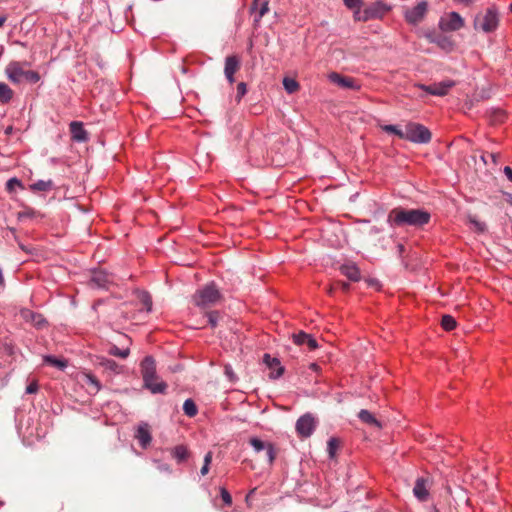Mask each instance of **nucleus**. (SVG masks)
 Segmentation results:
<instances>
[{"label":"nucleus","mask_w":512,"mask_h":512,"mask_svg":"<svg viewBox=\"0 0 512 512\" xmlns=\"http://www.w3.org/2000/svg\"><path fill=\"white\" fill-rule=\"evenodd\" d=\"M129 353L130 351L128 348L121 350L115 345H113L109 350V354L123 359L127 358Z\"/></svg>","instance_id":"7c9ffc66"},{"label":"nucleus","mask_w":512,"mask_h":512,"mask_svg":"<svg viewBox=\"0 0 512 512\" xmlns=\"http://www.w3.org/2000/svg\"><path fill=\"white\" fill-rule=\"evenodd\" d=\"M269 11V1L265 0L261 3L260 9L258 11V16L255 18V22H259L261 18L267 14Z\"/></svg>","instance_id":"4c0bfd02"},{"label":"nucleus","mask_w":512,"mask_h":512,"mask_svg":"<svg viewBox=\"0 0 512 512\" xmlns=\"http://www.w3.org/2000/svg\"><path fill=\"white\" fill-rule=\"evenodd\" d=\"M259 5H261L260 0H253L251 5V12L257 10Z\"/></svg>","instance_id":"5fc2aeb1"},{"label":"nucleus","mask_w":512,"mask_h":512,"mask_svg":"<svg viewBox=\"0 0 512 512\" xmlns=\"http://www.w3.org/2000/svg\"><path fill=\"white\" fill-rule=\"evenodd\" d=\"M454 86L455 82L453 80H444L440 83H435L433 85L415 84V87L420 88L434 96H445L448 94L449 90Z\"/></svg>","instance_id":"1a4fd4ad"},{"label":"nucleus","mask_w":512,"mask_h":512,"mask_svg":"<svg viewBox=\"0 0 512 512\" xmlns=\"http://www.w3.org/2000/svg\"><path fill=\"white\" fill-rule=\"evenodd\" d=\"M504 173L507 176V178L512 182V169L509 166H506L504 168Z\"/></svg>","instance_id":"603ef678"},{"label":"nucleus","mask_w":512,"mask_h":512,"mask_svg":"<svg viewBox=\"0 0 512 512\" xmlns=\"http://www.w3.org/2000/svg\"><path fill=\"white\" fill-rule=\"evenodd\" d=\"M456 2L458 3H463V4H470L471 2H473L474 0H455Z\"/></svg>","instance_id":"680f3d73"},{"label":"nucleus","mask_w":512,"mask_h":512,"mask_svg":"<svg viewBox=\"0 0 512 512\" xmlns=\"http://www.w3.org/2000/svg\"><path fill=\"white\" fill-rule=\"evenodd\" d=\"M220 494H221V498H222L223 502L226 505L232 504V497H231L230 493L225 488H221Z\"/></svg>","instance_id":"c03bdc74"},{"label":"nucleus","mask_w":512,"mask_h":512,"mask_svg":"<svg viewBox=\"0 0 512 512\" xmlns=\"http://www.w3.org/2000/svg\"><path fill=\"white\" fill-rule=\"evenodd\" d=\"M430 481L428 478L419 477L416 479L413 487L414 496L422 502H425L429 498Z\"/></svg>","instance_id":"2eb2a0df"},{"label":"nucleus","mask_w":512,"mask_h":512,"mask_svg":"<svg viewBox=\"0 0 512 512\" xmlns=\"http://www.w3.org/2000/svg\"><path fill=\"white\" fill-rule=\"evenodd\" d=\"M207 322L212 327L215 328L218 324V321L220 319V314L217 311H211L207 313Z\"/></svg>","instance_id":"72a5a7b5"},{"label":"nucleus","mask_w":512,"mask_h":512,"mask_svg":"<svg viewBox=\"0 0 512 512\" xmlns=\"http://www.w3.org/2000/svg\"><path fill=\"white\" fill-rule=\"evenodd\" d=\"M13 132V127L12 126H8L6 129H5V134L6 135H11Z\"/></svg>","instance_id":"13d9d810"},{"label":"nucleus","mask_w":512,"mask_h":512,"mask_svg":"<svg viewBox=\"0 0 512 512\" xmlns=\"http://www.w3.org/2000/svg\"><path fill=\"white\" fill-rule=\"evenodd\" d=\"M38 391V384L37 381L33 380L27 387H26V393L28 394H34Z\"/></svg>","instance_id":"a18cd8bd"},{"label":"nucleus","mask_w":512,"mask_h":512,"mask_svg":"<svg viewBox=\"0 0 512 512\" xmlns=\"http://www.w3.org/2000/svg\"><path fill=\"white\" fill-rule=\"evenodd\" d=\"M20 316L23 320L37 328H42L46 324L45 318L41 314L35 313L30 309H21Z\"/></svg>","instance_id":"f3484780"},{"label":"nucleus","mask_w":512,"mask_h":512,"mask_svg":"<svg viewBox=\"0 0 512 512\" xmlns=\"http://www.w3.org/2000/svg\"><path fill=\"white\" fill-rule=\"evenodd\" d=\"M103 364L105 365L106 368L111 370H115L117 368V364L113 360H106Z\"/></svg>","instance_id":"de8ad7c7"},{"label":"nucleus","mask_w":512,"mask_h":512,"mask_svg":"<svg viewBox=\"0 0 512 512\" xmlns=\"http://www.w3.org/2000/svg\"><path fill=\"white\" fill-rule=\"evenodd\" d=\"M211 461H212V452H207L204 457V464L210 465Z\"/></svg>","instance_id":"864d4df0"},{"label":"nucleus","mask_w":512,"mask_h":512,"mask_svg":"<svg viewBox=\"0 0 512 512\" xmlns=\"http://www.w3.org/2000/svg\"><path fill=\"white\" fill-rule=\"evenodd\" d=\"M295 428L299 436L307 438L315 430L316 420L311 414H305L297 420Z\"/></svg>","instance_id":"9d476101"},{"label":"nucleus","mask_w":512,"mask_h":512,"mask_svg":"<svg viewBox=\"0 0 512 512\" xmlns=\"http://www.w3.org/2000/svg\"><path fill=\"white\" fill-rule=\"evenodd\" d=\"M487 156H488V155H487V153H484V154H482V155H481V157H480V158H481V160H482L485 164L487 163V159H486V157H487Z\"/></svg>","instance_id":"338daca9"},{"label":"nucleus","mask_w":512,"mask_h":512,"mask_svg":"<svg viewBox=\"0 0 512 512\" xmlns=\"http://www.w3.org/2000/svg\"><path fill=\"white\" fill-rule=\"evenodd\" d=\"M245 501L247 503L248 506H251V496L247 494L246 498H245Z\"/></svg>","instance_id":"69168bd1"},{"label":"nucleus","mask_w":512,"mask_h":512,"mask_svg":"<svg viewBox=\"0 0 512 512\" xmlns=\"http://www.w3.org/2000/svg\"><path fill=\"white\" fill-rule=\"evenodd\" d=\"M463 26L464 20L457 12H451L439 21V27L442 31H457Z\"/></svg>","instance_id":"9b49d317"},{"label":"nucleus","mask_w":512,"mask_h":512,"mask_svg":"<svg viewBox=\"0 0 512 512\" xmlns=\"http://www.w3.org/2000/svg\"><path fill=\"white\" fill-rule=\"evenodd\" d=\"M14 91L4 82H0V102L6 104L11 101Z\"/></svg>","instance_id":"5701e85b"},{"label":"nucleus","mask_w":512,"mask_h":512,"mask_svg":"<svg viewBox=\"0 0 512 512\" xmlns=\"http://www.w3.org/2000/svg\"><path fill=\"white\" fill-rule=\"evenodd\" d=\"M4 72L7 79L14 85L22 82L37 83L40 80L39 73L30 69L28 61H11Z\"/></svg>","instance_id":"f03ea898"},{"label":"nucleus","mask_w":512,"mask_h":512,"mask_svg":"<svg viewBox=\"0 0 512 512\" xmlns=\"http://www.w3.org/2000/svg\"><path fill=\"white\" fill-rule=\"evenodd\" d=\"M308 335L307 333L303 332V331H300L299 333L297 334H293V341L296 345H303V344H306V341H307V338H308Z\"/></svg>","instance_id":"e433bc0d"},{"label":"nucleus","mask_w":512,"mask_h":512,"mask_svg":"<svg viewBox=\"0 0 512 512\" xmlns=\"http://www.w3.org/2000/svg\"><path fill=\"white\" fill-rule=\"evenodd\" d=\"M241 60L237 55L227 56L225 59L224 74L230 84L235 82L234 75L240 70Z\"/></svg>","instance_id":"ddd939ff"},{"label":"nucleus","mask_w":512,"mask_h":512,"mask_svg":"<svg viewBox=\"0 0 512 512\" xmlns=\"http://www.w3.org/2000/svg\"><path fill=\"white\" fill-rule=\"evenodd\" d=\"M18 244H19V247H20L23 251H25L26 253H30V252H31V251H30V249H28V248H27L25 245H23L22 243L18 242Z\"/></svg>","instance_id":"4d7b16f0"},{"label":"nucleus","mask_w":512,"mask_h":512,"mask_svg":"<svg viewBox=\"0 0 512 512\" xmlns=\"http://www.w3.org/2000/svg\"><path fill=\"white\" fill-rule=\"evenodd\" d=\"M4 286V278L2 274V269L0 268V287Z\"/></svg>","instance_id":"052dcab7"},{"label":"nucleus","mask_w":512,"mask_h":512,"mask_svg":"<svg viewBox=\"0 0 512 512\" xmlns=\"http://www.w3.org/2000/svg\"><path fill=\"white\" fill-rule=\"evenodd\" d=\"M358 417L364 423L381 428L380 422L368 410H361L358 414Z\"/></svg>","instance_id":"b1692460"},{"label":"nucleus","mask_w":512,"mask_h":512,"mask_svg":"<svg viewBox=\"0 0 512 512\" xmlns=\"http://www.w3.org/2000/svg\"><path fill=\"white\" fill-rule=\"evenodd\" d=\"M225 374L229 377L231 381L235 380V375L230 366H225Z\"/></svg>","instance_id":"09e8293b"},{"label":"nucleus","mask_w":512,"mask_h":512,"mask_svg":"<svg viewBox=\"0 0 512 512\" xmlns=\"http://www.w3.org/2000/svg\"><path fill=\"white\" fill-rule=\"evenodd\" d=\"M44 362L52 366H55L59 369H63L64 367H66V363L64 361L57 359L53 356H45Z\"/></svg>","instance_id":"2f4dec72"},{"label":"nucleus","mask_w":512,"mask_h":512,"mask_svg":"<svg viewBox=\"0 0 512 512\" xmlns=\"http://www.w3.org/2000/svg\"><path fill=\"white\" fill-rule=\"evenodd\" d=\"M382 129L385 132L393 133V134L397 135L399 138L404 139L405 131H402L395 125H385L382 127Z\"/></svg>","instance_id":"473e14b6"},{"label":"nucleus","mask_w":512,"mask_h":512,"mask_svg":"<svg viewBox=\"0 0 512 512\" xmlns=\"http://www.w3.org/2000/svg\"><path fill=\"white\" fill-rule=\"evenodd\" d=\"M9 230H10V232L12 233V235H13L14 239H15L16 241H18V237H17V235H16V231H15V229H14V228H10Z\"/></svg>","instance_id":"e2e57ef3"},{"label":"nucleus","mask_w":512,"mask_h":512,"mask_svg":"<svg viewBox=\"0 0 512 512\" xmlns=\"http://www.w3.org/2000/svg\"><path fill=\"white\" fill-rule=\"evenodd\" d=\"M431 214L423 209L393 208L387 216V222L392 228L411 226L421 228L428 224Z\"/></svg>","instance_id":"f257e3e1"},{"label":"nucleus","mask_w":512,"mask_h":512,"mask_svg":"<svg viewBox=\"0 0 512 512\" xmlns=\"http://www.w3.org/2000/svg\"><path fill=\"white\" fill-rule=\"evenodd\" d=\"M369 285H370V286H378V281H377V280H375V279L370 280V281H369Z\"/></svg>","instance_id":"0e129e2a"},{"label":"nucleus","mask_w":512,"mask_h":512,"mask_svg":"<svg viewBox=\"0 0 512 512\" xmlns=\"http://www.w3.org/2000/svg\"><path fill=\"white\" fill-rule=\"evenodd\" d=\"M263 362L272 370L270 374L271 378H278L283 374L284 367L281 365L279 359L271 357L269 354H264Z\"/></svg>","instance_id":"a211bd4d"},{"label":"nucleus","mask_w":512,"mask_h":512,"mask_svg":"<svg viewBox=\"0 0 512 512\" xmlns=\"http://www.w3.org/2000/svg\"><path fill=\"white\" fill-rule=\"evenodd\" d=\"M183 411L188 417L196 416L198 409L195 402L192 399L185 400L183 404Z\"/></svg>","instance_id":"393cba45"},{"label":"nucleus","mask_w":512,"mask_h":512,"mask_svg":"<svg viewBox=\"0 0 512 512\" xmlns=\"http://www.w3.org/2000/svg\"><path fill=\"white\" fill-rule=\"evenodd\" d=\"M140 367L144 387L149 389L154 394L164 393L167 389V384L165 382H158L157 384L151 383V380H158V376L156 374V363L153 357L146 356L142 360Z\"/></svg>","instance_id":"7ed1b4c3"},{"label":"nucleus","mask_w":512,"mask_h":512,"mask_svg":"<svg viewBox=\"0 0 512 512\" xmlns=\"http://www.w3.org/2000/svg\"><path fill=\"white\" fill-rule=\"evenodd\" d=\"M428 12V2L421 1L413 7L404 9L405 21L410 25H418L421 23Z\"/></svg>","instance_id":"0eeeda50"},{"label":"nucleus","mask_w":512,"mask_h":512,"mask_svg":"<svg viewBox=\"0 0 512 512\" xmlns=\"http://www.w3.org/2000/svg\"><path fill=\"white\" fill-rule=\"evenodd\" d=\"M398 250H399V253L402 254L403 251H404V246L402 244H399L398 245Z\"/></svg>","instance_id":"774afa93"},{"label":"nucleus","mask_w":512,"mask_h":512,"mask_svg":"<svg viewBox=\"0 0 512 512\" xmlns=\"http://www.w3.org/2000/svg\"><path fill=\"white\" fill-rule=\"evenodd\" d=\"M6 21H7V16H5V15L0 16V27H2Z\"/></svg>","instance_id":"bf43d9fd"},{"label":"nucleus","mask_w":512,"mask_h":512,"mask_svg":"<svg viewBox=\"0 0 512 512\" xmlns=\"http://www.w3.org/2000/svg\"><path fill=\"white\" fill-rule=\"evenodd\" d=\"M344 4L349 8V9H357V11L355 12L356 15L360 14V6H361V0H344Z\"/></svg>","instance_id":"a19ab883"},{"label":"nucleus","mask_w":512,"mask_h":512,"mask_svg":"<svg viewBox=\"0 0 512 512\" xmlns=\"http://www.w3.org/2000/svg\"><path fill=\"white\" fill-rule=\"evenodd\" d=\"M85 379H86V384L92 385L95 389V392H98L100 390V387H101L100 383L95 376H93L91 374H86Z\"/></svg>","instance_id":"58836bf2"},{"label":"nucleus","mask_w":512,"mask_h":512,"mask_svg":"<svg viewBox=\"0 0 512 512\" xmlns=\"http://www.w3.org/2000/svg\"><path fill=\"white\" fill-rule=\"evenodd\" d=\"M336 284L345 292H347L350 288L349 283L344 281H338Z\"/></svg>","instance_id":"8fccbe9b"},{"label":"nucleus","mask_w":512,"mask_h":512,"mask_svg":"<svg viewBox=\"0 0 512 512\" xmlns=\"http://www.w3.org/2000/svg\"><path fill=\"white\" fill-rule=\"evenodd\" d=\"M390 10V6L387 4L378 1L367 6L362 15H358V20L368 21L370 19H380Z\"/></svg>","instance_id":"6e6552de"},{"label":"nucleus","mask_w":512,"mask_h":512,"mask_svg":"<svg viewBox=\"0 0 512 512\" xmlns=\"http://www.w3.org/2000/svg\"><path fill=\"white\" fill-rule=\"evenodd\" d=\"M247 93V86L244 82H240L237 85L236 101L240 102L242 97Z\"/></svg>","instance_id":"ea45409f"},{"label":"nucleus","mask_w":512,"mask_h":512,"mask_svg":"<svg viewBox=\"0 0 512 512\" xmlns=\"http://www.w3.org/2000/svg\"><path fill=\"white\" fill-rule=\"evenodd\" d=\"M36 211L31 208H25L23 211L18 213V219L22 220L23 218H30L36 215Z\"/></svg>","instance_id":"79ce46f5"},{"label":"nucleus","mask_w":512,"mask_h":512,"mask_svg":"<svg viewBox=\"0 0 512 512\" xmlns=\"http://www.w3.org/2000/svg\"><path fill=\"white\" fill-rule=\"evenodd\" d=\"M427 39L430 43L436 44L439 48L445 52H451L454 49V42L451 37L444 34L431 33L427 35Z\"/></svg>","instance_id":"dca6fc26"},{"label":"nucleus","mask_w":512,"mask_h":512,"mask_svg":"<svg viewBox=\"0 0 512 512\" xmlns=\"http://www.w3.org/2000/svg\"><path fill=\"white\" fill-rule=\"evenodd\" d=\"M221 298V293L216 285L209 283L198 289L192 299L196 306L205 309L216 305Z\"/></svg>","instance_id":"20e7f679"},{"label":"nucleus","mask_w":512,"mask_h":512,"mask_svg":"<svg viewBox=\"0 0 512 512\" xmlns=\"http://www.w3.org/2000/svg\"><path fill=\"white\" fill-rule=\"evenodd\" d=\"M249 443L253 447L255 452H260V451L265 450L268 463L270 465L273 464V462L276 458V451H275L272 443L262 441L256 437L251 438L249 440Z\"/></svg>","instance_id":"f8f14e48"},{"label":"nucleus","mask_w":512,"mask_h":512,"mask_svg":"<svg viewBox=\"0 0 512 512\" xmlns=\"http://www.w3.org/2000/svg\"><path fill=\"white\" fill-rule=\"evenodd\" d=\"M470 223L473 224L476 230L483 232L486 229L485 223L477 220L476 218L470 217Z\"/></svg>","instance_id":"37998d69"},{"label":"nucleus","mask_w":512,"mask_h":512,"mask_svg":"<svg viewBox=\"0 0 512 512\" xmlns=\"http://www.w3.org/2000/svg\"><path fill=\"white\" fill-rule=\"evenodd\" d=\"M404 139L413 143L427 144L431 141L432 134L424 125L410 122L405 126Z\"/></svg>","instance_id":"423d86ee"},{"label":"nucleus","mask_w":512,"mask_h":512,"mask_svg":"<svg viewBox=\"0 0 512 512\" xmlns=\"http://www.w3.org/2000/svg\"><path fill=\"white\" fill-rule=\"evenodd\" d=\"M306 344L310 350H315L318 347L317 341L309 334Z\"/></svg>","instance_id":"49530a36"},{"label":"nucleus","mask_w":512,"mask_h":512,"mask_svg":"<svg viewBox=\"0 0 512 512\" xmlns=\"http://www.w3.org/2000/svg\"><path fill=\"white\" fill-rule=\"evenodd\" d=\"M71 137L73 140L82 142L87 139V132L83 128V125L81 122L73 121L69 125Z\"/></svg>","instance_id":"412c9836"},{"label":"nucleus","mask_w":512,"mask_h":512,"mask_svg":"<svg viewBox=\"0 0 512 512\" xmlns=\"http://www.w3.org/2000/svg\"><path fill=\"white\" fill-rule=\"evenodd\" d=\"M138 299L140 303L145 307V309L149 312L152 308V299L148 292L141 291L138 292Z\"/></svg>","instance_id":"cd10ccee"},{"label":"nucleus","mask_w":512,"mask_h":512,"mask_svg":"<svg viewBox=\"0 0 512 512\" xmlns=\"http://www.w3.org/2000/svg\"><path fill=\"white\" fill-rule=\"evenodd\" d=\"M488 157L491 158V160L493 161V163L497 164L498 163V160L500 158V153H487Z\"/></svg>","instance_id":"3c124183"},{"label":"nucleus","mask_w":512,"mask_h":512,"mask_svg":"<svg viewBox=\"0 0 512 512\" xmlns=\"http://www.w3.org/2000/svg\"><path fill=\"white\" fill-rule=\"evenodd\" d=\"M91 285L98 288H107L111 283V277L104 271H94L91 277Z\"/></svg>","instance_id":"aec40b11"},{"label":"nucleus","mask_w":512,"mask_h":512,"mask_svg":"<svg viewBox=\"0 0 512 512\" xmlns=\"http://www.w3.org/2000/svg\"><path fill=\"white\" fill-rule=\"evenodd\" d=\"M173 456L182 461L187 457V449L184 446H177L173 450Z\"/></svg>","instance_id":"f704fd0d"},{"label":"nucleus","mask_w":512,"mask_h":512,"mask_svg":"<svg viewBox=\"0 0 512 512\" xmlns=\"http://www.w3.org/2000/svg\"><path fill=\"white\" fill-rule=\"evenodd\" d=\"M499 24V15L494 7L486 9L485 12H480L475 16L474 28L481 30L485 33H490L496 30Z\"/></svg>","instance_id":"39448f33"},{"label":"nucleus","mask_w":512,"mask_h":512,"mask_svg":"<svg viewBox=\"0 0 512 512\" xmlns=\"http://www.w3.org/2000/svg\"><path fill=\"white\" fill-rule=\"evenodd\" d=\"M339 269L344 276L353 282H358L361 278L359 268L354 263H345Z\"/></svg>","instance_id":"6ab92c4d"},{"label":"nucleus","mask_w":512,"mask_h":512,"mask_svg":"<svg viewBox=\"0 0 512 512\" xmlns=\"http://www.w3.org/2000/svg\"><path fill=\"white\" fill-rule=\"evenodd\" d=\"M456 320L451 315H443L441 325L446 331H451L456 327Z\"/></svg>","instance_id":"c85d7f7f"},{"label":"nucleus","mask_w":512,"mask_h":512,"mask_svg":"<svg viewBox=\"0 0 512 512\" xmlns=\"http://www.w3.org/2000/svg\"><path fill=\"white\" fill-rule=\"evenodd\" d=\"M283 86L289 94L295 93L299 89V83L295 79L289 77H285L283 79Z\"/></svg>","instance_id":"bb28decb"},{"label":"nucleus","mask_w":512,"mask_h":512,"mask_svg":"<svg viewBox=\"0 0 512 512\" xmlns=\"http://www.w3.org/2000/svg\"><path fill=\"white\" fill-rule=\"evenodd\" d=\"M339 448V441L336 438H330L327 443V451L330 458H333L336 455V451Z\"/></svg>","instance_id":"c756f323"},{"label":"nucleus","mask_w":512,"mask_h":512,"mask_svg":"<svg viewBox=\"0 0 512 512\" xmlns=\"http://www.w3.org/2000/svg\"><path fill=\"white\" fill-rule=\"evenodd\" d=\"M21 182L17 178H11L6 182V190L13 193L17 187H21Z\"/></svg>","instance_id":"c9c22d12"},{"label":"nucleus","mask_w":512,"mask_h":512,"mask_svg":"<svg viewBox=\"0 0 512 512\" xmlns=\"http://www.w3.org/2000/svg\"><path fill=\"white\" fill-rule=\"evenodd\" d=\"M53 187V182L51 180H39L35 183H33L30 188L34 191H49Z\"/></svg>","instance_id":"a878e982"},{"label":"nucleus","mask_w":512,"mask_h":512,"mask_svg":"<svg viewBox=\"0 0 512 512\" xmlns=\"http://www.w3.org/2000/svg\"><path fill=\"white\" fill-rule=\"evenodd\" d=\"M136 438L139 440L140 444L143 447H146L151 442V434L149 431L148 424L144 423L138 426L137 432H136Z\"/></svg>","instance_id":"4be33fe9"},{"label":"nucleus","mask_w":512,"mask_h":512,"mask_svg":"<svg viewBox=\"0 0 512 512\" xmlns=\"http://www.w3.org/2000/svg\"><path fill=\"white\" fill-rule=\"evenodd\" d=\"M209 466L210 465L203 464L201 471H200L201 475L205 476L209 472Z\"/></svg>","instance_id":"6e6d98bb"},{"label":"nucleus","mask_w":512,"mask_h":512,"mask_svg":"<svg viewBox=\"0 0 512 512\" xmlns=\"http://www.w3.org/2000/svg\"><path fill=\"white\" fill-rule=\"evenodd\" d=\"M329 80L337 86L344 89L358 90L360 85L352 77L342 76L337 72H332L328 75Z\"/></svg>","instance_id":"4468645a"}]
</instances>
